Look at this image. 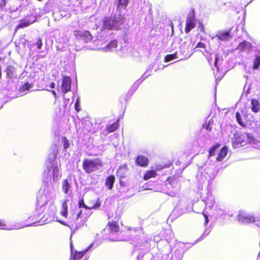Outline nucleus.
I'll return each mask as SVG.
<instances>
[{"label": "nucleus", "mask_w": 260, "mask_h": 260, "mask_svg": "<svg viewBox=\"0 0 260 260\" xmlns=\"http://www.w3.org/2000/svg\"><path fill=\"white\" fill-rule=\"evenodd\" d=\"M103 163L101 158H85L83 160L82 168L86 174H91L102 168Z\"/></svg>", "instance_id": "f257e3e1"}, {"label": "nucleus", "mask_w": 260, "mask_h": 260, "mask_svg": "<svg viewBox=\"0 0 260 260\" xmlns=\"http://www.w3.org/2000/svg\"><path fill=\"white\" fill-rule=\"evenodd\" d=\"M123 23L121 17L108 16L104 17L103 20V28L108 30H116Z\"/></svg>", "instance_id": "f03ea898"}, {"label": "nucleus", "mask_w": 260, "mask_h": 260, "mask_svg": "<svg viewBox=\"0 0 260 260\" xmlns=\"http://www.w3.org/2000/svg\"><path fill=\"white\" fill-rule=\"evenodd\" d=\"M196 26L195 12L193 9L188 14L186 20L185 27V32L187 34L191 29Z\"/></svg>", "instance_id": "7ed1b4c3"}, {"label": "nucleus", "mask_w": 260, "mask_h": 260, "mask_svg": "<svg viewBox=\"0 0 260 260\" xmlns=\"http://www.w3.org/2000/svg\"><path fill=\"white\" fill-rule=\"evenodd\" d=\"M74 35L77 39L83 40L86 42L90 41L92 39V35L87 30H75Z\"/></svg>", "instance_id": "20e7f679"}, {"label": "nucleus", "mask_w": 260, "mask_h": 260, "mask_svg": "<svg viewBox=\"0 0 260 260\" xmlns=\"http://www.w3.org/2000/svg\"><path fill=\"white\" fill-rule=\"evenodd\" d=\"M72 80L70 76L62 77L61 89L63 93H66L71 90Z\"/></svg>", "instance_id": "39448f33"}, {"label": "nucleus", "mask_w": 260, "mask_h": 260, "mask_svg": "<svg viewBox=\"0 0 260 260\" xmlns=\"http://www.w3.org/2000/svg\"><path fill=\"white\" fill-rule=\"evenodd\" d=\"M78 204L79 208H84L86 209L92 210L99 208L101 206V203L98 199L95 201L94 204H92L90 206H87L85 204L83 199H81L78 201Z\"/></svg>", "instance_id": "423d86ee"}, {"label": "nucleus", "mask_w": 260, "mask_h": 260, "mask_svg": "<svg viewBox=\"0 0 260 260\" xmlns=\"http://www.w3.org/2000/svg\"><path fill=\"white\" fill-rule=\"evenodd\" d=\"M52 169L53 171V178L55 179V178H57L58 177L59 171L58 167L57 166H54L53 163L52 164H49L47 165V170L44 171V174L48 175Z\"/></svg>", "instance_id": "0eeeda50"}, {"label": "nucleus", "mask_w": 260, "mask_h": 260, "mask_svg": "<svg viewBox=\"0 0 260 260\" xmlns=\"http://www.w3.org/2000/svg\"><path fill=\"white\" fill-rule=\"evenodd\" d=\"M148 159L146 156L139 155L136 159V163L138 166L146 167L148 165Z\"/></svg>", "instance_id": "6e6552de"}, {"label": "nucleus", "mask_w": 260, "mask_h": 260, "mask_svg": "<svg viewBox=\"0 0 260 260\" xmlns=\"http://www.w3.org/2000/svg\"><path fill=\"white\" fill-rule=\"evenodd\" d=\"M128 170L127 166L126 164L119 166L116 172L117 176L121 178H124L126 176Z\"/></svg>", "instance_id": "1a4fd4ad"}, {"label": "nucleus", "mask_w": 260, "mask_h": 260, "mask_svg": "<svg viewBox=\"0 0 260 260\" xmlns=\"http://www.w3.org/2000/svg\"><path fill=\"white\" fill-rule=\"evenodd\" d=\"M108 230L112 233H116L119 231V227L116 221L108 222L107 225Z\"/></svg>", "instance_id": "9d476101"}, {"label": "nucleus", "mask_w": 260, "mask_h": 260, "mask_svg": "<svg viewBox=\"0 0 260 260\" xmlns=\"http://www.w3.org/2000/svg\"><path fill=\"white\" fill-rule=\"evenodd\" d=\"M228 153V149L226 146L222 147L218 152L217 156L216 159L218 161H222L226 156Z\"/></svg>", "instance_id": "9b49d317"}, {"label": "nucleus", "mask_w": 260, "mask_h": 260, "mask_svg": "<svg viewBox=\"0 0 260 260\" xmlns=\"http://www.w3.org/2000/svg\"><path fill=\"white\" fill-rule=\"evenodd\" d=\"M115 181V177L113 175H111L106 177L105 185L109 189L113 188L114 183Z\"/></svg>", "instance_id": "f8f14e48"}, {"label": "nucleus", "mask_w": 260, "mask_h": 260, "mask_svg": "<svg viewBox=\"0 0 260 260\" xmlns=\"http://www.w3.org/2000/svg\"><path fill=\"white\" fill-rule=\"evenodd\" d=\"M217 38L221 41H226L229 40L231 38V35L230 34V30L219 32L217 35Z\"/></svg>", "instance_id": "ddd939ff"}, {"label": "nucleus", "mask_w": 260, "mask_h": 260, "mask_svg": "<svg viewBox=\"0 0 260 260\" xmlns=\"http://www.w3.org/2000/svg\"><path fill=\"white\" fill-rule=\"evenodd\" d=\"M119 120L117 119L116 121L114 122L111 124H108L106 126V131L108 133H111L115 132L119 127Z\"/></svg>", "instance_id": "4468645a"}, {"label": "nucleus", "mask_w": 260, "mask_h": 260, "mask_svg": "<svg viewBox=\"0 0 260 260\" xmlns=\"http://www.w3.org/2000/svg\"><path fill=\"white\" fill-rule=\"evenodd\" d=\"M238 219L240 221L246 222H253L255 221L254 217L252 216H244L243 215L240 214L238 216Z\"/></svg>", "instance_id": "2eb2a0df"}, {"label": "nucleus", "mask_w": 260, "mask_h": 260, "mask_svg": "<svg viewBox=\"0 0 260 260\" xmlns=\"http://www.w3.org/2000/svg\"><path fill=\"white\" fill-rule=\"evenodd\" d=\"M71 184L68 179H63L62 181V189L64 194H68L70 188Z\"/></svg>", "instance_id": "dca6fc26"}, {"label": "nucleus", "mask_w": 260, "mask_h": 260, "mask_svg": "<svg viewBox=\"0 0 260 260\" xmlns=\"http://www.w3.org/2000/svg\"><path fill=\"white\" fill-rule=\"evenodd\" d=\"M251 110L254 112L257 113L260 110V104L258 101L256 99H252L251 101Z\"/></svg>", "instance_id": "f3484780"}, {"label": "nucleus", "mask_w": 260, "mask_h": 260, "mask_svg": "<svg viewBox=\"0 0 260 260\" xmlns=\"http://www.w3.org/2000/svg\"><path fill=\"white\" fill-rule=\"evenodd\" d=\"M157 175V173L154 170H148L145 172L143 176V179L147 180L151 178H154Z\"/></svg>", "instance_id": "a211bd4d"}, {"label": "nucleus", "mask_w": 260, "mask_h": 260, "mask_svg": "<svg viewBox=\"0 0 260 260\" xmlns=\"http://www.w3.org/2000/svg\"><path fill=\"white\" fill-rule=\"evenodd\" d=\"M68 207L67 201H64L61 204L60 214L65 218L68 217Z\"/></svg>", "instance_id": "6ab92c4d"}, {"label": "nucleus", "mask_w": 260, "mask_h": 260, "mask_svg": "<svg viewBox=\"0 0 260 260\" xmlns=\"http://www.w3.org/2000/svg\"><path fill=\"white\" fill-rule=\"evenodd\" d=\"M85 252L86 251H75L74 252H72L73 260H77L81 258L84 255Z\"/></svg>", "instance_id": "aec40b11"}, {"label": "nucleus", "mask_w": 260, "mask_h": 260, "mask_svg": "<svg viewBox=\"0 0 260 260\" xmlns=\"http://www.w3.org/2000/svg\"><path fill=\"white\" fill-rule=\"evenodd\" d=\"M129 0H118L117 8V9H125L128 5Z\"/></svg>", "instance_id": "412c9836"}, {"label": "nucleus", "mask_w": 260, "mask_h": 260, "mask_svg": "<svg viewBox=\"0 0 260 260\" xmlns=\"http://www.w3.org/2000/svg\"><path fill=\"white\" fill-rule=\"evenodd\" d=\"M32 22H30L29 20H21L20 21L19 23L17 25L16 29H19L20 28H23L29 26L30 24H31Z\"/></svg>", "instance_id": "4be33fe9"}, {"label": "nucleus", "mask_w": 260, "mask_h": 260, "mask_svg": "<svg viewBox=\"0 0 260 260\" xmlns=\"http://www.w3.org/2000/svg\"><path fill=\"white\" fill-rule=\"evenodd\" d=\"M57 150L54 151L53 152L51 153L47 159V162L49 164H52V161L56 159L57 157Z\"/></svg>", "instance_id": "5701e85b"}, {"label": "nucleus", "mask_w": 260, "mask_h": 260, "mask_svg": "<svg viewBox=\"0 0 260 260\" xmlns=\"http://www.w3.org/2000/svg\"><path fill=\"white\" fill-rule=\"evenodd\" d=\"M220 144L219 143L216 144L215 145L212 146L209 150L208 158L215 155V151L218 147H219Z\"/></svg>", "instance_id": "b1692460"}, {"label": "nucleus", "mask_w": 260, "mask_h": 260, "mask_svg": "<svg viewBox=\"0 0 260 260\" xmlns=\"http://www.w3.org/2000/svg\"><path fill=\"white\" fill-rule=\"evenodd\" d=\"M167 181L169 182V184L171 185L172 187H175L176 186L177 181L176 177L174 176H169L168 177Z\"/></svg>", "instance_id": "393cba45"}, {"label": "nucleus", "mask_w": 260, "mask_h": 260, "mask_svg": "<svg viewBox=\"0 0 260 260\" xmlns=\"http://www.w3.org/2000/svg\"><path fill=\"white\" fill-rule=\"evenodd\" d=\"M177 58V53H174L173 54H168L165 57V62H169L172 60L174 59H176Z\"/></svg>", "instance_id": "a878e982"}, {"label": "nucleus", "mask_w": 260, "mask_h": 260, "mask_svg": "<svg viewBox=\"0 0 260 260\" xmlns=\"http://www.w3.org/2000/svg\"><path fill=\"white\" fill-rule=\"evenodd\" d=\"M236 117L238 123L242 126L245 127L246 126V123L242 121L241 116L239 112H237L236 113Z\"/></svg>", "instance_id": "bb28decb"}, {"label": "nucleus", "mask_w": 260, "mask_h": 260, "mask_svg": "<svg viewBox=\"0 0 260 260\" xmlns=\"http://www.w3.org/2000/svg\"><path fill=\"white\" fill-rule=\"evenodd\" d=\"M32 86V84L28 82H26L20 87V91L21 92H24L25 90H29Z\"/></svg>", "instance_id": "cd10ccee"}, {"label": "nucleus", "mask_w": 260, "mask_h": 260, "mask_svg": "<svg viewBox=\"0 0 260 260\" xmlns=\"http://www.w3.org/2000/svg\"><path fill=\"white\" fill-rule=\"evenodd\" d=\"M260 66V56H256L253 60L252 68L254 70L257 69Z\"/></svg>", "instance_id": "c85d7f7f"}, {"label": "nucleus", "mask_w": 260, "mask_h": 260, "mask_svg": "<svg viewBox=\"0 0 260 260\" xmlns=\"http://www.w3.org/2000/svg\"><path fill=\"white\" fill-rule=\"evenodd\" d=\"M234 142L237 144H242L244 142L243 136L242 135L236 136L234 138Z\"/></svg>", "instance_id": "c756f323"}, {"label": "nucleus", "mask_w": 260, "mask_h": 260, "mask_svg": "<svg viewBox=\"0 0 260 260\" xmlns=\"http://www.w3.org/2000/svg\"><path fill=\"white\" fill-rule=\"evenodd\" d=\"M62 142L64 149H67L70 147L69 141L66 137L62 138Z\"/></svg>", "instance_id": "7c9ffc66"}, {"label": "nucleus", "mask_w": 260, "mask_h": 260, "mask_svg": "<svg viewBox=\"0 0 260 260\" xmlns=\"http://www.w3.org/2000/svg\"><path fill=\"white\" fill-rule=\"evenodd\" d=\"M247 43L246 41H244L241 42L238 45V49H239L241 50H243L245 48V47L247 45Z\"/></svg>", "instance_id": "2f4dec72"}, {"label": "nucleus", "mask_w": 260, "mask_h": 260, "mask_svg": "<svg viewBox=\"0 0 260 260\" xmlns=\"http://www.w3.org/2000/svg\"><path fill=\"white\" fill-rule=\"evenodd\" d=\"M80 100L79 98H78L76 101V103L75 104V109L76 111L78 112L80 111Z\"/></svg>", "instance_id": "473e14b6"}, {"label": "nucleus", "mask_w": 260, "mask_h": 260, "mask_svg": "<svg viewBox=\"0 0 260 260\" xmlns=\"http://www.w3.org/2000/svg\"><path fill=\"white\" fill-rule=\"evenodd\" d=\"M36 45H37V48L39 49H40L42 48L43 43H42V40L41 38H39L38 39L37 41L36 42Z\"/></svg>", "instance_id": "72a5a7b5"}, {"label": "nucleus", "mask_w": 260, "mask_h": 260, "mask_svg": "<svg viewBox=\"0 0 260 260\" xmlns=\"http://www.w3.org/2000/svg\"><path fill=\"white\" fill-rule=\"evenodd\" d=\"M117 46V43L116 41H111L108 44L109 47L116 48Z\"/></svg>", "instance_id": "f704fd0d"}, {"label": "nucleus", "mask_w": 260, "mask_h": 260, "mask_svg": "<svg viewBox=\"0 0 260 260\" xmlns=\"http://www.w3.org/2000/svg\"><path fill=\"white\" fill-rule=\"evenodd\" d=\"M206 47L205 43L200 42L196 45V48H202L205 49Z\"/></svg>", "instance_id": "c9c22d12"}, {"label": "nucleus", "mask_w": 260, "mask_h": 260, "mask_svg": "<svg viewBox=\"0 0 260 260\" xmlns=\"http://www.w3.org/2000/svg\"><path fill=\"white\" fill-rule=\"evenodd\" d=\"M199 28L201 32H205V27H204L203 24H202V23H199Z\"/></svg>", "instance_id": "e433bc0d"}, {"label": "nucleus", "mask_w": 260, "mask_h": 260, "mask_svg": "<svg viewBox=\"0 0 260 260\" xmlns=\"http://www.w3.org/2000/svg\"><path fill=\"white\" fill-rule=\"evenodd\" d=\"M6 3L5 0H1L0 1V9L3 8L6 6Z\"/></svg>", "instance_id": "4c0bfd02"}, {"label": "nucleus", "mask_w": 260, "mask_h": 260, "mask_svg": "<svg viewBox=\"0 0 260 260\" xmlns=\"http://www.w3.org/2000/svg\"><path fill=\"white\" fill-rule=\"evenodd\" d=\"M6 223H5L4 221L0 219V229H4Z\"/></svg>", "instance_id": "58836bf2"}, {"label": "nucleus", "mask_w": 260, "mask_h": 260, "mask_svg": "<svg viewBox=\"0 0 260 260\" xmlns=\"http://www.w3.org/2000/svg\"><path fill=\"white\" fill-rule=\"evenodd\" d=\"M203 127L206 128L207 130L210 131L211 130V127L209 126V124H206L205 125H203Z\"/></svg>", "instance_id": "ea45409f"}, {"label": "nucleus", "mask_w": 260, "mask_h": 260, "mask_svg": "<svg viewBox=\"0 0 260 260\" xmlns=\"http://www.w3.org/2000/svg\"><path fill=\"white\" fill-rule=\"evenodd\" d=\"M203 214L205 218V223L206 224L209 221L208 216H207V215L205 214Z\"/></svg>", "instance_id": "a19ab883"}, {"label": "nucleus", "mask_w": 260, "mask_h": 260, "mask_svg": "<svg viewBox=\"0 0 260 260\" xmlns=\"http://www.w3.org/2000/svg\"><path fill=\"white\" fill-rule=\"evenodd\" d=\"M82 210H81L80 211V212L78 213V214L77 215V219L81 218V217H82Z\"/></svg>", "instance_id": "79ce46f5"}, {"label": "nucleus", "mask_w": 260, "mask_h": 260, "mask_svg": "<svg viewBox=\"0 0 260 260\" xmlns=\"http://www.w3.org/2000/svg\"><path fill=\"white\" fill-rule=\"evenodd\" d=\"M218 59V56L216 55L215 58L214 65L215 67H217V62Z\"/></svg>", "instance_id": "37998d69"}, {"label": "nucleus", "mask_w": 260, "mask_h": 260, "mask_svg": "<svg viewBox=\"0 0 260 260\" xmlns=\"http://www.w3.org/2000/svg\"><path fill=\"white\" fill-rule=\"evenodd\" d=\"M171 165H172V162H170L169 164L164 165L163 167H161L160 168V169L164 168L169 167Z\"/></svg>", "instance_id": "c03bdc74"}, {"label": "nucleus", "mask_w": 260, "mask_h": 260, "mask_svg": "<svg viewBox=\"0 0 260 260\" xmlns=\"http://www.w3.org/2000/svg\"><path fill=\"white\" fill-rule=\"evenodd\" d=\"M95 203V201H94V200H91L88 202L89 206H90L92 204H94Z\"/></svg>", "instance_id": "a18cd8bd"}, {"label": "nucleus", "mask_w": 260, "mask_h": 260, "mask_svg": "<svg viewBox=\"0 0 260 260\" xmlns=\"http://www.w3.org/2000/svg\"><path fill=\"white\" fill-rule=\"evenodd\" d=\"M50 87L51 88H55V83L53 82H51L50 84Z\"/></svg>", "instance_id": "49530a36"}, {"label": "nucleus", "mask_w": 260, "mask_h": 260, "mask_svg": "<svg viewBox=\"0 0 260 260\" xmlns=\"http://www.w3.org/2000/svg\"><path fill=\"white\" fill-rule=\"evenodd\" d=\"M51 92L53 94L55 98H56V93L55 90H53L51 91Z\"/></svg>", "instance_id": "de8ad7c7"}, {"label": "nucleus", "mask_w": 260, "mask_h": 260, "mask_svg": "<svg viewBox=\"0 0 260 260\" xmlns=\"http://www.w3.org/2000/svg\"><path fill=\"white\" fill-rule=\"evenodd\" d=\"M42 198V196H38L37 197V201L38 204H39V199Z\"/></svg>", "instance_id": "09e8293b"}, {"label": "nucleus", "mask_w": 260, "mask_h": 260, "mask_svg": "<svg viewBox=\"0 0 260 260\" xmlns=\"http://www.w3.org/2000/svg\"><path fill=\"white\" fill-rule=\"evenodd\" d=\"M58 221L63 225H67L66 223L64 221H60V220H58Z\"/></svg>", "instance_id": "8fccbe9b"}, {"label": "nucleus", "mask_w": 260, "mask_h": 260, "mask_svg": "<svg viewBox=\"0 0 260 260\" xmlns=\"http://www.w3.org/2000/svg\"><path fill=\"white\" fill-rule=\"evenodd\" d=\"M2 69H1V67L0 66V79L2 78Z\"/></svg>", "instance_id": "3c124183"}, {"label": "nucleus", "mask_w": 260, "mask_h": 260, "mask_svg": "<svg viewBox=\"0 0 260 260\" xmlns=\"http://www.w3.org/2000/svg\"><path fill=\"white\" fill-rule=\"evenodd\" d=\"M120 184L121 185H123V182L122 181H120Z\"/></svg>", "instance_id": "603ef678"}, {"label": "nucleus", "mask_w": 260, "mask_h": 260, "mask_svg": "<svg viewBox=\"0 0 260 260\" xmlns=\"http://www.w3.org/2000/svg\"><path fill=\"white\" fill-rule=\"evenodd\" d=\"M45 203H46V202H44L43 204H42V205H43L45 204Z\"/></svg>", "instance_id": "864d4df0"}, {"label": "nucleus", "mask_w": 260, "mask_h": 260, "mask_svg": "<svg viewBox=\"0 0 260 260\" xmlns=\"http://www.w3.org/2000/svg\"><path fill=\"white\" fill-rule=\"evenodd\" d=\"M258 128H259V130H260V124H259V125L258 126Z\"/></svg>", "instance_id": "5fc2aeb1"}, {"label": "nucleus", "mask_w": 260, "mask_h": 260, "mask_svg": "<svg viewBox=\"0 0 260 260\" xmlns=\"http://www.w3.org/2000/svg\"><path fill=\"white\" fill-rule=\"evenodd\" d=\"M249 134H247V136H248V137H249Z\"/></svg>", "instance_id": "6e6d98bb"}]
</instances>
